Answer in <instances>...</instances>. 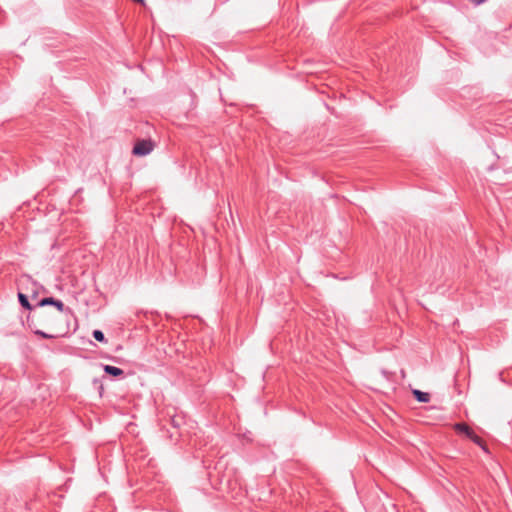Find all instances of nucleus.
<instances>
[{
	"label": "nucleus",
	"instance_id": "obj_9",
	"mask_svg": "<svg viewBox=\"0 0 512 512\" xmlns=\"http://www.w3.org/2000/svg\"><path fill=\"white\" fill-rule=\"evenodd\" d=\"M34 333H35L36 335H38V336H40V337L44 338V339H52V338H54V335H52V334H48V333H46V332H44V331H42V330H35V331H34Z\"/></svg>",
	"mask_w": 512,
	"mask_h": 512
},
{
	"label": "nucleus",
	"instance_id": "obj_3",
	"mask_svg": "<svg viewBox=\"0 0 512 512\" xmlns=\"http://www.w3.org/2000/svg\"><path fill=\"white\" fill-rule=\"evenodd\" d=\"M103 370L106 374L111 375L113 377H119L124 374V371L121 368L111 365H104Z\"/></svg>",
	"mask_w": 512,
	"mask_h": 512
},
{
	"label": "nucleus",
	"instance_id": "obj_8",
	"mask_svg": "<svg viewBox=\"0 0 512 512\" xmlns=\"http://www.w3.org/2000/svg\"><path fill=\"white\" fill-rule=\"evenodd\" d=\"M92 335L95 338V340H97V341H99L101 343H106L107 342V339H106L104 333L101 330H94Z\"/></svg>",
	"mask_w": 512,
	"mask_h": 512
},
{
	"label": "nucleus",
	"instance_id": "obj_4",
	"mask_svg": "<svg viewBox=\"0 0 512 512\" xmlns=\"http://www.w3.org/2000/svg\"><path fill=\"white\" fill-rule=\"evenodd\" d=\"M414 398L421 403H428L430 401V394L427 392L420 391L418 389H414L412 391Z\"/></svg>",
	"mask_w": 512,
	"mask_h": 512
},
{
	"label": "nucleus",
	"instance_id": "obj_10",
	"mask_svg": "<svg viewBox=\"0 0 512 512\" xmlns=\"http://www.w3.org/2000/svg\"><path fill=\"white\" fill-rule=\"evenodd\" d=\"M473 4L475 5H481L483 4L484 2H486L487 0H470Z\"/></svg>",
	"mask_w": 512,
	"mask_h": 512
},
{
	"label": "nucleus",
	"instance_id": "obj_5",
	"mask_svg": "<svg viewBox=\"0 0 512 512\" xmlns=\"http://www.w3.org/2000/svg\"><path fill=\"white\" fill-rule=\"evenodd\" d=\"M454 430L465 434L468 438L474 432L466 423L460 422L454 424Z\"/></svg>",
	"mask_w": 512,
	"mask_h": 512
},
{
	"label": "nucleus",
	"instance_id": "obj_2",
	"mask_svg": "<svg viewBox=\"0 0 512 512\" xmlns=\"http://www.w3.org/2000/svg\"><path fill=\"white\" fill-rule=\"evenodd\" d=\"M47 305H52V306L56 307V309L59 312L64 311V303L61 300L55 299L53 297H45V298L41 299L36 304V307H43V306H47Z\"/></svg>",
	"mask_w": 512,
	"mask_h": 512
},
{
	"label": "nucleus",
	"instance_id": "obj_1",
	"mask_svg": "<svg viewBox=\"0 0 512 512\" xmlns=\"http://www.w3.org/2000/svg\"><path fill=\"white\" fill-rule=\"evenodd\" d=\"M155 147L154 142L151 139L138 140L132 150L135 156H146L150 154Z\"/></svg>",
	"mask_w": 512,
	"mask_h": 512
},
{
	"label": "nucleus",
	"instance_id": "obj_6",
	"mask_svg": "<svg viewBox=\"0 0 512 512\" xmlns=\"http://www.w3.org/2000/svg\"><path fill=\"white\" fill-rule=\"evenodd\" d=\"M17 297L20 305L23 308L29 311L33 310L34 307L30 304L28 297L24 293L18 292Z\"/></svg>",
	"mask_w": 512,
	"mask_h": 512
},
{
	"label": "nucleus",
	"instance_id": "obj_7",
	"mask_svg": "<svg viewBox=\"0 0 512 512\" xmlns=\"http://www.w3.org/2000/svg\"><path fill=\"white\" fill-rule=\"evenodd\" d=\"M469 439H470L473 443H475L476 445H478L479 447H481L484 451L488 452L487 447H486V445H485L484 441L482 440V438H481V437H479L478 435H476V434H475V432H473V433L471 434V436L469 437Z\"/></svg>",
	"mask_w": 512,
	"mask_h": 512
}]
</instances>
